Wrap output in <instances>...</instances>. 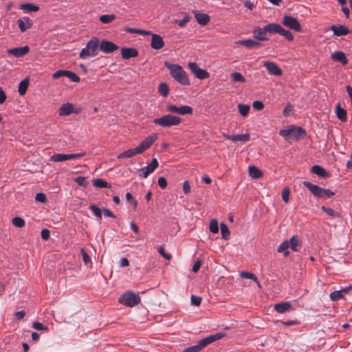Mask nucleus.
Wrapping results in <instances>:
<instances>
[{"label": "nucleus", "instance_id": "18", "mask_svg": "<svg viewBox=\"0 0 352 352\" xmlns=\"http://www.w3.org/2000/svg\"><path fill=\"white\" fill-rule=\"evenodd\" d=\"M224 138L226 140H232V142H245L248 141L250 138V136L248 133L245 134H237V135H229V134H223Z\"/></svg>", "mask_w": 352, "mask_h": 352}, {"label": "nucleus", "instance_id": "45", "mask_svg": "<svg viewBox=\"0 0 352 352\" xmlns=\"http://www.w3.org/2000/svg\"><path fill=\"white\" fill-rule=\"evenodd\" d=\"M238 107L239 113L242 116H246L250 109V106L247 104H239Z\"/></svg>", "mask_w": 352, "mask_h": 352}, {"label": "nucleus", "instance_id": "7", "mask_svg": "<svg viewBox=\"0 0 352 352\" xmlns=\"http://www.w3.org/2000/svg\"><path fill=\"white\" fill-rule=\"evenodd\" d=\"M141 301V298L138 294L133 293L131 291H127L124 293L118 300V302L125 306L133 307L138 305Z\"/></svg>", "mask_w": 352, "mask_h": 352}, {"label": "nucleus", "instance_id": "62", "mask_svg": "<svg viewBox=\"0 0 352 352\" xmlns=\"http://www.w3.org/2000/svg\"><path fill=\"white\" fill-rule=\"evenodd\" d=\"M201 261L200 260H197L195 261L194 265H192V271L194 272H197L201 267Z\"/></svg>", "mask_w": 352, "mask_h": 352}, {"label": "nucleus", "instance_id": "43", "mask_svg": "<svg viewBox=\"0 0 352 352\" xmlns=\"http://www.w3.org/2000/svg\"><path fill=\"white\" fill-rule=\"evenodd\" d=\"M72 82H78L80 81V77L74 72L67 70L66 76Z\"/></svg>", "mask_w": 352, "mask_h": 352}, {"label": "nucleus", "instance_id": "9", "mask_svg": "<svg viewBox=\"0 0 352 352\" xmlns=\"http://www.w3.org/2000/svg\"><path fill=\"white\" fill-rule=\"evenodd\" d=\"M167 109L170 112L175 113L182 116L192 114L193 111L192 108L188 105L177 107L175 104H170L167 107Z\"/></svg>", "mask_w": 352, "mask_h": 352}, {"label": "nucleus", "instance_id": "3", "mask_svg": "<svg viewBox=\"0 0 352 352\" xmlns=\"http://www.w3.org/2000/svg\"><path fill=\"white\" fill-rule=\"evenodd\" d=\"M100 50V40L97 37H93L83 47L79 54V57L82 59H87L89 57H94L98 55Z\"/></svg>", "mask_w": 352, "mask_h": 352}, {"label": "nucleus", "instance_id": "5", "mask_svg": "<svg viewBox=\"0 0 352 352\" xmlns=\"http://www.w3.org/2000/svg\"><path fill=\"white\" fill-rule=\"evenodd\" d=\"M307 135L306 131L301 126L288 125L287 126V142H297L304 139Z\"/></svg>", "mask_w": 352, "mask_h": 352}, {"label": "nucleus", "instance_id": "42", "mask_svg": "<svg viewBox=\"0 0 352 352\" xmlns=\"http://www.w3.org/2000/svg\"><path fill=\"white\" fill-rule=\"evenodd\" d=\"M232 80L234 82H244L245 79L244 76L239 72H234L231 74Z\"/></svg>", "mask_w": 352, "mask_h": 352}, {"label": "nucleus", "instance_id": "49", "mask_svg": "<svg viewBox=\"0 0 352 352\" xmlns=\"http://www.w3.org/2000/svg\"><path fill=\"white\" fill-rule=\"evenodd\" d=\"M74 181L80 186L87 187L89 182L86 179V177L83 176H79L74 179Z\"/></svg>", "mask_w": 352, "mask_h": 352}, {"label": "nucleus", "instance_id": "52", "mask_svg": "<svg viewBox=\"0 0 352 352\" xmlns=\"http://www.w3.org/2000/svg\"><path fill=\"white\" fill-rule=\"evenodd\" d=\"M202 298L200 296L192 295L190 298V302L192 305L199 306L201 302Z\"/></svg>", "mask_w": 352, "mask_h": 352}, {"label": "nucleus", "instance_id": "21", "mask_svg": "<svg viewBox=\"0 0 352 352\" xmlns=\"http://www.w3.org/2000/svg\"><path fill=\"white\" fill-rule=\"evenodd\" d=\"M330 29L333 31V35L336 36H345L349 33V29L345 25H332Z\"/></svg>", "mask_w": 352, "mask_h": 352}, {"label": "nucleus", "instance_id": "12", "mask_svg": "<svg viewBox=\"0 0 352 352\" xmlns=\"http://www.w3.org/2000/svg\"><path fill=\"white\" fill-rule=\"evenodd\" d=\"M118 48V46L111 41L102 40L100 42V50L106 54L112 53Z\"/></svg>", "mask_w": 352, "mask_h": 352}, {"label": "nucleus", "instance_id": "24", "mask_svg": "<svg viewBox=\"0 0 352 352\" xmlns=\"http://www.w3.org/2000/svg\"><path fill=\"white\" fill-rule=\"evenodd\" d=\"M311 172L316 175L322 178H327L329 177V173L322 166L319 165H314L311 167Z\"/></svg>", "mask_w": 352, "mask_h": 352}, {"label": "nucleus", "instance_id": "32", "mask_svg": "<svg viewBox=\"0 0 352 352\" xmlns=\"http://www.w3.org/2000/svg\"><path fill=\"white\" fill-rule=\"evenodd\" d=\"M321 209L322 211L326 212L329 216H330L332 218L336 219V218L340 217V212H338V211H336L332 208L322 206L321 207Z\"/></svg>", "mask_w": 352, "mask_h": 352}, {"label": "nucleus", "instance_id": "38", "mask_svg": "<svg viewBox=\"0 0 352 352\" xmlns=\"http://www.w3.org/2000/svg\"><path fill=\"white\" fill-rule=\"evenodd\" d=\"M126 31L128 33H136L140 35H150L151 34V32L150 31L141 30V29H137V28H128L126 29Z\"/></svg>", "mask_w": 352, "mask_h": 352}, {"label": "nucleus", "instance_id": "6", "mask_svg": "<svg viewBox=\"0 0 352 352\" xmlns=\"http://www.w3.org/2000/svg\"><path fill=\"white\" fill-rule=\"evenodd\" d=\"M153 122L161 126L169 128L179 125L181 122V118L171 114H167L161 118H155Z\"/></svg>", "mask_w": 352, "mask_h": 352}, {"label": "nucleus", "instance_id": "47", "mask_svg": "<svg viewBox=\"0 0 352 352\" xmlns=\"http://www.w3.org/2000/svg\"><path fill=\"white\" fill-rule=\"evenodd\" d=\"M12 224L17 228H23L25 226V221L19 217L12 219Z\"/></svg>", "mask_w": 352, "mask_h": 352}, {"label": "nucleus", "instance_id": "34", "mask_svg": "<svg viewBox=\"0 0 352 352\" xmlns=\"http://www.w3.org/2000/svg\"><path fill=\"white\" fill-rule=\"evenodd\" d=\"M50 160L55 162H64L67 160V154L64 153H55L52 155Z\"/></svg>", "mask_w": 352, "mask_h": 352}, {"label": "nucleus", "instance_id": "64", "mask_svg": "<svg viewBox=\"0 0 352 352\" xmlns=\"http://www.w3.org/2000/svg\"><path fill=\"white\" fill-rule=\"evenodd\" d=\"M25 316V312L23 310L15 313V318L18 320L23 319Z\"/></svg>", "mask_w": 352, "mask_h": 352}, {"label": "nucleus", "instance_id": "17", "mask_svg": "<svg viewBox=\"0 0 352 352\" xmlns=\"http://www.w3.org/2000/svg\"><path fill=\"white\" fill-rule=\"evenodd\" d=\"M302 248V243L297 235L293 236L287 241V249L291 248L294 252H298Z\"/></svg>", "mask_w": 352, "mask_h": 352}, {"label": "nucleus", "instance_id": "58", "mask_svg": "<svg viewBox=\"0 0 352 352\" xmlns=\"http://www.w3.org/2000/svg\"><path fill=\"white\" fill-rule=\"evenodd\" d=\"M41 238L45 240V241H47L49 239L50 236V232L48 229H43L41 230Z\"/></svg>", "mask_w": 352, "mask_h": 352}, {"label": "nucleus", "instance_id": "63", "mask_svg": "<svg viewBox=\"0 0 352 352\" xmlns=\"http://www.w3.org/2000/svg\"><path fill=\"white\" fill-rule=\"evenodd\" d=\"M183 191L185 194H188L190 191V186L188 181H185L183 184Z\"/></svg>", "mask_w": 352, "mask_h": 352}, {"label": "nucleus", "instance_id": "46", "mask_svg": "<svg viewBox=\"0 0 352 352\" xmlns=\"http://www.w3.org/2000/svg\"><path fill=\"white\" fill-rule=\"evenodd\" d=\"M89 209L94 212V215L98 218L99 219H102V212L101 210L95 204H91L89 206Z\"/></svg>", "mask_w": 352, "mask_h": 352}, {"label": "nucleus", "instance_id": "61", "mask_svg": "<svg viewBox=\"0 0 352 352\" xmlns=\"http://www.w3.org/2000/svg\"><path fill=\"white\" fill-rule=\"evenodd\" d=\"M158 252L167 260H170L171 258V255L166 253L162 246L158 248Z\"/></svg>", "mask_w": 352, "mask_h": 352}, {"label": "nucleus", "instance_id": "8", "mask_svg": "<svg viewBox=\"0 0 352 352\" xmlns=\"http://www.w3.org/2000/svg\"><path fill=\"white\" fill-rule=\"evenodd\" d=\"M189 69H190L191 72L199 79L204 80L206 79L210 76L209 73L200 68L198 65L195 62H190L188 63Z\"/></svg>", "mask_w": 352, "mask_h": 352}, {"label": "nucleus", "instance_id": "48", "mask_svg": "<svg viewBox=\"0 0 352 352\" xmlns=\"http://www.w3.org/2000/svg\"><path fill=\"white\" fill-rule=\"evenodd\" d=\"M210 231L212 233H218L219 232V226L218 222L216 219H212L210 222Z\"/></svg>", "mask_w": 352, "mask_h": 352}, {"label": "nucleus", "instance_id": "60", "mask_svg": "<svg viewBox=\"0 0 352 352\" xmlns=\"http://www.w3.org/2000/svg\"><path fill=\"white\" fill-rule=\"evenodd\" d=\"M278 252L280 253H283L285 256H286V240L283 241L278 248Z\"/></svg>", "mask_w": 352, "mask_h": 352}, {"label": "nucleus", "instance_id": "33", "mask_svg": "<svg viewBox=\"0 0 352 352\" xmlns=\"http://www.w3.org/2000/svg\"><path fill=\"white\" fill-rule=\"evenodd\" d=\"M249 175L251 177L258 179L262 176L261 171L254 166H249Z\"/></svg>", "mask_w": 352, "mask_h": 352}, {"label": "nucleus", "instance_id": "11", "mask_svg": "<svg viewBox=\"0 0 352 352\" xmlns=\"http://www.w3.org/2000/svg\"><path fill=\"white\" fill-rule=\"evenodd\" d=\"M80 112V109H75L74 106L69 102L64 103L61 105L59 109V116H67L70 115L72 113L76 114Z\"/></svg>", "mask_w": 352, "mask_h": 352}, {"label": "nucleus", "instance_id": "37", "mask_svg": "<svg viewBox=\"0 0 352 352\" xmlns=\"http://www.w3.org/2000/svg\"><path fill=\"white\" fill-rule=\"evenodd\" d=\"M155 170L153 169L152 167L148 164V166L142 168L140 170V175L142 177L146 178L151 173H152Z\"/></svg>", "mask_w": 352, "mask_h": 352}, {"label": "nucleus", "instance_id": "25", "mask_svg": "<svg viewBox=\"0 0 352 352\" xmlns=\"http://www.w3.org/2000/svg\"><path fill=\"white\" fill-rule=\"evenodd\" d=\"M19 8L26 13L34 12L39 10L38 6L30 3H22L20 5Z\"/></svg>", "mask_w": 352, "mask_h": 352}, {"label": "nucleus", "instance_id": "51", "mask_svg": "<svg viewBox=\"0 0 352 352\" xmlns=\"http://www.w3.org/2000/svg\"><path fill=\"white\" fill-rule=\"evenodd\" d=\"M274 309L280 314H284L286 312V302H283L280 304H276L274 306Z\"/></svg>", "mask_w": 352, "mask_h": 352}, {"label": "nucleus", "instance_id": "41", "mask_svg": "<svg viewBox=\"0 0 352 352\" xmlns=\"http://www.w3.org/2000/svg\"><path fill=\"white\" fill-rule=\"evenodd\" d=\"M116 18L114 14H103L100 17V21L103 23H109Z\"/></svg>", "mask_w": 352, "mask_h": 352}, {"label": "nucleus", "instance_id": "10", "mask_svg": "<svg viewBox=\"0 0 352 352\" xmlns=\"http://www.w3.org/2000/svg\"><path fill=\"white\" fill-rule=\"evenodd\" d=\"M263 30L268 33H276L281 36H286V30L277 23H269L263 27Z\"/></svg>", "mask_w": 352, "mask_h": 352}, {"label": "nucleus", "instance_id": "22", "mask_svg": "<svg viewBox=\"0 0 352 352\" xmlns=\"http://www.w3.org/2000/svg\"><path fill=\"white\" fill-rule=\"evenodd\" d=\"M122 57L124 59H129L131 58H135L138 56V51L135 48H126L123 47L121 50Z\"/></svg>", "mask_w": 352, "mask_h": 352}, {"label": "nucleus", "instance_id": "50", "mask_svg": "<svg viewBox=\"0 0 352 352\" xmlns=\"http://www.w3.org/2000/svg\"><path fill=\"white\" fill-rule=\"evenodd\" d=\"M80 252H81V254H82V260H83L84 263L86 265H89V264H91V258L88 255V254L86 252L85 249L82 248L81 250H80Z\"/></svg>", "mask_w": 352, "mask_h": 352}, {"label": "nucleus", "instance_id": "39", "mask_svg": "<svg viewBox=\"0 0 352 352\" xmlns=\"http://www.w3.org/2000/svg\"><path fill=\"white\" fill-rule=\"evenodd\" d=\"M201 349H203V347L199 341H198L197 344L185 348L182 352H199Z\"/></svg>", "mask_w": 352, "mask_h": 352}, {"label": "nucleus", "instance_id": "23", "mask_svg": "<svg viewBox=\"0 0 352 352\" xmlns=\"http://www.w3.org/2000/svg\"><path fill=\"white\" fill-rule=\"evenodd\" d=\"M236 43L240 45H243L248 49H256L261 46L260 43L252 39L240 40L238 41Z\"/></svg>", "mask_w": 352, "mask_h": 352}, {"label": "nucleus", "instance_id": "13", "mask_svg": "<svg viewBox=\"0 0 352 352\" xmlns=\"http://www.w3.org/2000/svg\"><path fill=\"white\" fill-rule=\"evenodd\" d=\"M224 336H225L224 333L219 332V333H214L213 335H210V336H209L204 339H201L199 341L204 349L206 346H207L208 344L221 339Z\"/></svg>", "mask_w": 352, "mask_h": 352}, {"label": "nucleus", "instance_id": "2", "mask_svg": "<svg viewBox=\"0 0 352 352\" xmlns=\"http://www.w3.org/2000/svg\"><path fill=\"white\" fill-rule=\"evenodd\" d=\"M164 65L168 69L170 76L178 83L182 85H189L190 84L187 74L182 66L168 61L164 63Z\"/></svg>", "mask_w": 352, "mask_h": 352}, {"label": "nucleus", "instance_id": "16", "mask_svg": "<svg viewBox=\"0 0 352 352\" xmlns=\"http://www.w3.org/2000/svg\"><path fill=\"white\" fill-rule=\"evenodd\" d=\"M151 47L153 50H160L164 46L162 37L156 34H151Z\"/></svg>", "mask_w": 352, "mask_h": 352}, {"label": "nucleus", "instance_id": "28", "mask_svg": "<svg viewBox=\"0 0 352 352\" xmlns=\"http://www.w3.org/2000/svg\"><path fill=\"white\" fill-rule=\"evenodd\" d=\"M254 37L259 41H265L267 39L266 32L263 28H255L253 31Z\"/></svg>", "mask_w": 352, "mask_h": 352}, {"label": "nucleus", "instance_id": "30", "mask_svg": "<svg viewBox=\"0 0 352 352\" xmlns=\"http://www.w3.org/2000/svg\"><path fill=\"white\" fill-rule=\"evenodd\" d=\"M30 84L29 79L28 78L21 80L19 85L18 91L20 96H23L27 91Z\"/></svg>", "mask_w": 352, "mask_h": 352}, {"label": "nucleus", "instance_id": "59", "mask_svg": "<svg viewBox=\"0 0 352 352\" xmlns=\"http://www.w3.org/2000/svg\"><path fill=\"white\" fill-rule=\"evenodd\" d=\"M35 199L41 203H44L46 201V196L43 192H39L36 195Z\"/></svg>", "mask_w": 352, "mask_h": 352}, {"label": "nucleus", "instance_id": "40", "mask_svg": "<svg viewBox=\"0 0 352 352\" xmlns=\"http://www.w3.org/2000/svg\"><path fill=\"white\" fill-rule=\"evenodd\" d=\"M220 226H221V233L222 238L225 240L228 239L229 236H230V230H229L228 226L223 223H221Z\"/></svg>", "mask_w": 352, "mask_h": 352}, {"label": "nucleus", "instance_id": "20", "mask_svg": "<svg viewBox=\"0 0 352 352\" xmlns=\"http://www.w3.org/2000/svg\"><path fill=\"white\" fill-rule=\"evenodd\" d=\"M263 65L271 75L280 76L281 74V69L273 62L265 61L263 63Z\"/></svg>", "mask_w": 352, "mask_h": 352}, {"label": "nucleus", "instance_id": "35", "mask_svg": "<svg viewBox=\"0 0 352 352\" xmlns=\"http://www.w3.org/2000/svg\"><path fill=\"white\" fill-rule=\"evenodd\" d=\"M158 92L163 97H166L169 94V88L166 82H161L158 87Z\"/></svg>", "mask_w": 352, "mask_h": 352}, {"label": "nucleus", "instance_id": "1", "mask_svg": "<svg viewBox=\"0 0 352 352\" xmlns=\"http://www.w3.org/2000/svg\"><path fill=\"white\" fill-rule=\"evenodd\" d=\"M157 140V135L153 134L147 136L141 143L134 148L128 149L118 155V159L131 158L138 154H141L147 150Z\"/></svg>", "mask_w": 352, "mask_h": 352}, {"label": "nucleus", "instance_id": "44", "mask_svg": "<svg viewBox=\"0 0 352 352\" xmlns=\"http://www.w3.org/2000/svg\"><path fill=\"white\" fill-rule=\"evenodd\" d=\"M329 298L332 301H337L343 298V294H342V291H334L330 294Z\"/></svg>", "mask_w": 352, "mask_h": 352}, {"label": "nucleus", "instance_id": "56", "mask_svg": "<svg viewBox=\"0 0 352 352\" xmlns=\"http://www.w3.org/2000/svg\"><path fill=\"white\" fill-rule=\"evenodd\" d=\"M158 186L164 189L167 186V181L164 177H160L157 180Z\"/></svg>", "mask_w": 352, "mask_h": 352}, {"label": "nucleus", "instance_id": "54", "mask_svg": "<svg viewBox=\"0 0 352 352\" xmlns=\"http://www.w3.org/2000/svg\"><path fill=\"white\" fill-rule=\"evenodd\" d=\"M32 327L37 331H43L47 329V327L45 326L39 322H33Z\"/></svg>", "mask_w": 352, "mask_h": 352}, {"label": "nucleus", "instance_id": "55", "mask_svg": "<svg viewBox=\"0 0 352 352\" xmlns=\"http://www.w3.org/2000/svg\"><path fill=\"white\" fill-rule=\"evenodd\" d=\"M67 73V70H58L55 73L53 74L52 78L54 79H58L62 76H65Z\"/></svg>", "mask_w": 352, "mask_h": 352}, {"label": "nucleus", "instance_id": "53", "mask_svg": "<svg viewBox=\"0 0 352 352\" xmlns=\"http://www.w3.org/2000/svg\"><path fill=\"white\" fill-rule=\"evenodd\" d=\"M190 21V16L188 15H186L181 20H175V23L178 24L179 27H184L186 23Z\"/></svg>", "mask_w": 352, "mask_h": 352}, {"label": "nucleus", "instance_id": "14", "mask_svg": "<svg viewBox=\"0 0 352 352\" xmlns=\"http://www.w3.org/2000/svg\"><path fill=\"white\" fill-rule=\"evenodd\" d=\"M29 52L30 47L28 45L7 50V52L9 54H12L16 58L23 57L28 54Z\"/></svg>", "mask_w": 352, "mask_h": 352}, {"label": "nucleus", "instance_id": "29", "mask_svg": "<svg viewBox=\"0 0 352 352\" xmlns=\"http://www.w3.org/2000/svg\"><path fill=\"white\" fill-rule=\"evenodd\" d=\"M93 185L96 188H110L111 187V185L109 183H108L107 182L101 178H97L96 179H94Z\"/></svg>", "mask_w": 352, "mask_h": 352}, {"label": "nucleus", "instance_id": "57", "mask_svg": "<svg viewBox=\"0 0 352 352\" xmlns=\"http://www.w3.org/2000/svg\"><path fill=\"white\" fill-rule=\"evenodd\" d=\"M252 107L254 109L260 111L264 108V104H263V102H261L260 100H256L253 102Z\"/></svg>", "mask_w": 352, "mask_h": 352}, {"label": "nucleus", "instance_id": "4", "mask_svg": "<svg viewBox=\"0 0 352 352\" xmlns=\"http://www.w3.org/2000/svg\"><path fill=\"white\" fill-rule=\"evenodd\" d=\"M302 184L316 197L326 199L335 195V192L331 190L320 187L309 182L304 181Z\"/></svg>", "mask_w": 352, "mask_h": 352}, {"label": "nucleus", "instance_id": "36", "mask_svg": "<svg viewBox=\"0 0 352 352\" xmlns=\"http://www.w3.org/2000/svg\"><path fill=\"white\" fill-rule=\"evenodd\" d=\"M241 276L245 278H249L254 281L259 287H261L260 283L254 274L248 272H241Z\"/></svg>", "mask_w": 352, "mask_h": 352}, {"label": "nucleus", "instance_id": "19", "mask_svg": "<svg viewBox=\"0 0 352 352\" xmlns=\"http://www.w3.org/2000/svg\"><path fill=\"white\" fill-rule=\"evenodd\" d=\"M193 13L196 21L201 25H206L210 21V17L207 14L201 13L197 10L194 11Z\"/></svg>", "mask_w": 352, "mask_h": 352}, {"label": "nucleus", "instance_id": "26", "mask_svg": "<svg viewBox=\"0 0 352 352\" xmlns=\"http://www.w3.org/2000/svg\"><path fill=\"white\" fill-rule=\"evenodd\" d=\"M331 57L333 60L340 62L342 65H346L348 62L345 54L342 52H335L331 54Z\"/></svg>", "mask_w": 352, "mask_h": 352}, {"label": "nucleus", "instance_id": "27", "mask_svg": "<svg viewBox=\"0 0 352 352\" xmlns=\"http://www.w3.org/2000/svg\"><path fill=\"white\" fill-rule=\"evenodd\" d=\"M287 28L300 32L301 30L300 24L294 17L287 16Z\"/></svg>", "mask_w": 352, "mask_h": 352}, {"label": "nucleus", "instance_id": "15", "mask_svg": "<svg viewBox=\"0 0 352 352\" xmlns=\"http://www.w3.org/2000/svg\"><path fill=\"white\" fill-rule=\"evenodd\" d=\"M17 23L21 32H24L33 25V21L28 16H23L18 19Z\"/></svg>", "mask_w": 352, "mask_h": 352}, {"label": "nucleus", "instance_id": "31", "mask_svg": "<svg viewBox=\"0 0 352 352\" xmlns=\"http://www.w3.org/2000/svg\"><path fill=\"white\" fill-rule=\"evenodd\" d=\"M336 116L337 118L342 122H345L346 120V111L342 108L340 104H338L336 106Z\"/></svg>", "mask_w": 352, "mask_h": 352}]
</instances>
